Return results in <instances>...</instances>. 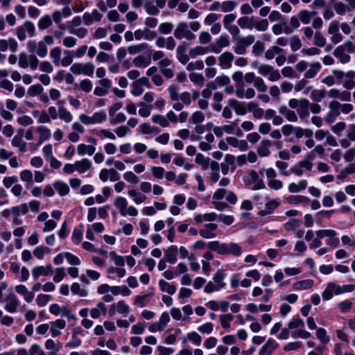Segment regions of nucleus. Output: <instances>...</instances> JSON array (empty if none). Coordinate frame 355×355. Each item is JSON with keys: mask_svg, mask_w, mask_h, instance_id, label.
I'll return each mask as SVG.
<instances>
[{"mask_svg": "<svg viewBox=\"0 0 355 355\" xmlns=\"http://www.w3.org/2000/svg\"><path fill=\"white\" fill-rule=\"evenodd\" d=\"M178 252V247L175 245L170 246L166 251L165 259L170 263H175L177 261V254Z\"/></svg>", "mask_w": 355, "mask_h": 355, "instance_id": "nucleus-26", "label": "nucleus"}, {"mask_svg": "<svg viewBox=\"0 0 355 355\" xmlns=\"http://www.w3.org/2000/svg\"><path fill=\"white\" fill-rule=\"evenodd\" d=\"M273 142L268 139L262 140L257 147V153L260 157H268L270 154V148L272 146Z\"/></svg>", "mask_w": 355, "mask_h": 355, "instance_id": "nucleus-15", "label": "nucleus"}, {"mask_svg": "<svg viewBox=\"0 0 355 355\" xmlns=\"http://www.w3.org/2000/svg\"><path fill=\"white\" fill-rule=\"evenodd\" d=\"M277 344L271 338L268 339L267 342L262 346L259 351V355H270L271 353L276 349Z\"/></svg>", "mask_w": 355, "mask_h": 355, "instance_id": "nucleus-22", "label": "nucleus"}, {"mask_svg": "<svg viewBox=\"0 0 355 355\" xmlns=\"http://www.w3.org/2000/svg\"><path fill=\"white\" fill-rule=\"evenodd\" d=\"M99 178L103 182L107 180L116 182L120 179V175L114 168H103L99 173Z\"/></svg>", "mask_w": 355, "mask_h": 355, "instance_id": "nucleus-12", "label": "nucleus"}, {"mask_svg": "<svg viewBox=\"0 0 355 355\" xmlns=\"http://www.w3.org/2000/svg\"><path fill=\"white\" fill-rule=\"evenodd\" d=\"M334 55L343 64L348 63L350 61L351 57L347 53L346 51H344L343 47L337 46L334 51Z\"/></svg>", "mask_w": 355, "mask_h": 355, "instance_id": "nucleus-23", "label": "nucleus"}, {"mask_svg": "<svg viewBox=\"0 0 355 355\" xmlns=\"http://www.w3.org/2000/svg\"><path fill=\"white\" fill-rule=\"evenodd\" d=\"M52 25V20L49 15H46L40 18L38 21L37 26L39 29L44 30L48 28Z\"/></svg>", "mask_w": 355, "mask_h": 355, "instance_id": "nucleus-46", "label": "nucleus"}, {"mask_svg": "<svg viewBox=\"0 0 355 355\" xmlns=\"http://www.w3.org/2000/svg\"><path fill=\"white\" fill-rule=\"evenodd\" d=\"M126 116L123 112H119L114 114V116H110V123L112 125H114L118 123H123L126 121Z\"/></svg>", "mask_w": 355, "mask_h": 355, "instance_id": "nucleus-53", "label": "nucleus"}, {"mask_svg": "<svg viewBox=\"0 0 355 355\" xmlns=\"http://www.w3.org/2000/svg\"><path fill=\"white\" fill-rule=\"evenodd\" d=\"M64 58L61 60L60 65L67 67L72 63L74 53L71 51L65 50L64 51Z\"/></svg>", "mask_w": 355, "mask_h": 355, "instance_id": "nucleus-47", "label": "nucleus"}, {"mask_svg": "<svg viewBox=\"0 0 355 355\" xmlns=\"http://www.w3.org/2000/svg\"><path fill=\"white\" fill-rule=\"evenodd\" d=\"M148 48V44L146 43H141L137 45H132L128 46V51L131 55L137 54L141 51L146 49Z\"/></svg>", "mask_w": 355, "mask_h": 355, "instance_id": "nucleus-54", "label": "nucleus"}, {"mask_svg": "<svg viewBox=\"0 0 355 355\" xmlns=\"http://www.w3.org/2000/svg\"><path fill=\"white\" fill-rule=\"evenodd\" d=\"M253 85L254 87L257 89V90L260 92H264L268 89V87L265 83L264 80H263L262 78L259 76L257 77Z\"/></svg>", "mask_w": 355, "mask_h": 355, "instance_id": "nucleus-60", "label": "nucleus"}, {"mask_svg": "<svg viewBox=\"0 0 355 355\" xmlns=\"http://www.w3.org/2000/svg\"><path fill=\"white\" fill-rule=\"evenodd\" d=\"M314 284V282L312 279H305V280H301L299 282H295L293 285V288L294 290L299 291V290H307L310 289L313 287Z\"/></svg>", "mask_w": 355, "mask_h": 355, "instance_id": "nucleus-29", "label": "nucleus"}, {"mask_svg": "<svg viewBox=\"0 0 355 355\" xmlns=\"http://www.w3.org/2000/svg\"><path fill=\"white\" fill-rule=\"evenodd\" d=\"M48 53V46L40 40L37 42L36 54L40 58H45Z\"/></svg>", "mask_w": 355, "mask_h": 355, "instance_id": "nucleus-52", "label": "nucleus"}, {"mask_svg": "<svg viewBox=\"0 0 355 355\" xmlns=\"http://www.w3.org/2000/svg\"><path fill=\"white\" fill-rule=\"evenodd\" d=\"M227 142L230 146L234 148H239L241 150H245L247 146V143L245 141H239L236 137H230L226 139Z\"/></svg>", "mask_w": 355, "mask_h": 355, "instance_id": "nucleus-42", "label": "nucleus"}, {"mask_svg": "<svg viewBox=\"0 0 355 355\" xmlns=\"http://www.w3.org/2000/svg\"><path fill=\"white\" fill-rule=\"evenodd\" d=\"M258 71L263 76H269L268 80L272 82L277 81L281 78L279 71L269 64H261L258 68Z\"/></svg>", "mask_w": 355, "mask_h": 355, "instance_id": "nucleus-7", "label": "nucleus"}, {"mask_svg": "<svg viewBox=\"0 0 355 355\" xmlns=\"http://www.w3.org/2000/svg\"><path fill=\"white\" fill-rule=\"evenodd\" d=\"M168 92L170 98L173 101H178L179 99L185 105H189L191 103V95L188 92H184L180 94L178 92V89L175 86L171 85L168 88Z\"/></svg>", "mask_w": 355, "mask_h": 355, "instance_id": "nucleus-6", "label": "nucleus"}, {"mask_svg": "<svg viewBox=\"0 0 355 355\" xmlns=\"http://www.w3.org/2000/svg\"><path fill=\"white\" fill-rule=\"evenodd\" d=\"M234 55L232 52L225 51L218 58V65L222 69H229L232 67V63Z\"/></svg>", "mask_w": 355, "mask_h": 355, "instance_id": "nucleus-13", "label": "nucleus"}, {"mask_svg": "<svg viewBox=\"0 0 355 355\" xmlns=\"http://www.w3.org/2000/svg\"><path fill=\"white\" fill-rule=\"evenodd\" d=\"M77 150L79 155L83 156L85 154L92 155L94 153L96 148L94 145H86L84 144H80L78 146Z\"/></svg>", "mask_w": 355, "mask_h": 355, "instance_id": "nucleus-32", "label": "nucleus"}, {"mask_svg": "<svg viewBox=\"0 0 355 355\" xmlns=\"http://www.w3.org/2000/svg\"><path fill=\"white\" fill-rule=\"evenodd\" d=\"M329 111L325 116V121L331 124L340 115V103L337 101H332L328 105Z\"/></svg>", "mask_w": 355, "mask_h": 355, "instance_id": "nucleus-8", "label": "nucleus"}, {"mask_svg": "<svg viewBox=\"0 0 355 355\" xmlns=\"http://www.w3.org/2000/svg\"><path fill=\"white\" fill-rule=\"evenodd\" d=\"M308 105V99L306 98H291L288 101V106L291 109H298L300 107H306Z\"/></svg>", "mask_w": 355, "mask_h": 355, "instance_id": "nucleus-41", "label": "nucleus"}, {"mask_svg": "<svg viewBox=\"0 0 355 355\" xmlns=\"http://www.w3.org/2000/svg\"><path fill=\"white\" fill-rule=\"evenodd\" d=\"M59 119L65 123H70L73 120V115L63 106L58 107Z\"/></svg>", "mask_w": 355, "mask_h": 355, "instance_id": "nucleus-36", "label": "nucleus"}, {"mask_svg": "<svg viewBox=\"0 0 355 355\" xmlns=\"http://www.w3.org/2000/svg\"><path fill=\"white\" fill-rule=\"evenodd\" d=\"M21 181L26 182V187H30L33 182V173L30 170H23L19 174Z\"/></svg>", "mask_w": 355, "mask_h": 355, "instance_id": "nucleus-38", "label": "nucleus"}, {"mask_svg": "<svg viewBox=\"0 0 355 355\" xmlns=\"http://www.w3.org/2000/svg\"><path fill=\"white\" fill-rule=\"evenodd\" d=\"M307 181L305 180L300 181L297 184L293 182L288 185V191L290 193H298L304 190L307 187Z\"/></svg>", "mask_w": 355, "mask_h": 355, "instance_id": "nucleus-33", "label": "nucleus"}, {"mask_svg": "<svg viewBox=\"0 0 355 355\" xmlns=\"http://www.w3.org/2000/svg\"><path fill=\"white\" fill-rule=\"evenodd\" d=\"M159 286L162 292H166L169 295H173L176 291V287L166 282L164 279H160L159 281Z\"/></svg>", "mask_w": 355, "mask_h": 355, "instance_id": "nucleus-35", "label": "nucleus"}, {"mask_svg": "<svg viewBox=\"0 0 355 355\" xmlns=\"http://www.w3.org/2000/svg\"><path fill=\"white\" fill-rule=\"evenodd\" d=\"M238 25L241 28H248L252 30L254 28V18L248 17H241L237 21Z\"/></svg>", "mask_w": 355, "mask_h": 355, "instance_id": "nucleus-30", "label": "nucleus"}, {"mask_svg": "<svg viewBox=\"0 0 355 355\" xmlns=\"http://www.w3.org/2000/svg\"><path fill=\"white\" fill-rule=\"evenodd\" d=\"M94 65L92 62H76L73 64L70 67V71L75 75L84 74L85 76H92L94 71Z\"/></svg>", "mask_w": 355, "mask_h": 355, "instance_id": "nucleus-3", "label": "nucleus"}, {"mask_svg": "<svg viewBox=\"0 0 355 355\" xmlns=\"http://www.w3.org/2000/svg\"><path fill=\"white\" fill-rule=\"evenodd\" d=\"M236 40L247 49L252 43H254L255 38L254 35H249L245 37H239L236 39Z\"/></svg>", "mask_w": 355, "mask_h": 355, "instance_id": "nucleus-56", "label": "nucleus"}, {"mask_svg": "<svg viewBox=\"0 0 355 355\" xmlns=\"http://www.w3.org/2000/svg\"><path fill=\"white\" fill-rule=\"evenodd\" d=\"M301 225V221L297 219H291L289 221L284 224V228L286 231H295Z\"/></svg>", "mask_w": 355, "mask_h": 355, "instance_id": "nucleus-55", "label": "nucleus"}, {"mask_svg": "<svg viewBox=\"0 0 355 355\" xmlns=\"http://www.w3.org/2000/svg\"><path fill=\"white\" fill-rule=\"evenodd\" d=\"M173 35L178 40L184 38L187 40H193L196 38L195 34L189 29L187 24L183 21L178 24Z\"/></svg>", "mask_w": 355, "mask_h": 355, "instance_id": "nucleus-4", "label": "nucleus"}, {"mask_svg": "<svg viewBox=\"0 0 355 355\" xmlns=\"http://www.w3.org/2000/svg\"><path fill=\"white\" fill-rule=\"evenodd\" d=\"M265 50L264 43L261 41H257L253 46L252 52L255 56H259Z\"/></svg>", "mask_w": 355, "mask_h": 355, "instance_id": "nucleus-58", "label": "nucleus"}, {"mask_svg": "<svg viewBox=\"0 0 355 355\" xmlns=\"http://www.w3.org/2000/svg\"><path fill=\"white\" fill-rule=\"evenodd\" d=\"M207 246L210 250L222 255L232 254L238 257L242 253L241 247L235 243H220L215 241L209 242Z\"/></svg>", "mask_w": 355, "mask_h": 355, "instance_id": "nucleus-1", "label": "nucleus"}, {"mask_svg": "<svg viewBox=\"0 0 355 355\" xmlns=\"http://www.w3.org/2000/svg\"><path fill=\"white\" fill-rule=\"evenodd\" d=\"M225 277V271L224 270H218L213 277V282L218 286L220 289L225 287V283L224 279Z\"/></svg>", "mask_w": 355, "mask_h": 355, "instance_id": "nucleus-31", "label": "nucleus"}, {"mask_svg": "<svg viewBox=\"0 0 355 355\" xmlns=\"http://www.w3.org/2000/svg\"><path fill=\"white\" fill-rule=\"evenodd\" d=\"M133 64L137 67L145 68L150 64V59L146 58L144 55H139L134 58Z\"/></svg>", "mask_w": 355, "mask_h": 355, "instance_id": "nucleus-43", "label": "nucleus"}, {"mask_svg": "<svg viewBox=\"0 0 355 355\" xmlns=\"http://www.w3.org/2000/svg\"><path fill=\"white\" fill-rule=\"evenodd\" d=\"M53 187L61 196H66L69 192V186L62 181L55 182L53 183Z\"/></svg>", "mask_w": 355, "mask_h": 355, "instance_id": "nucleus-39", "label": "nucleus"}, {"mask_svg": "<svg viewBox=\"0 0 355 355\" xmlns=\"http://www.w3.org/2000/svg\"><path fill=\"white\" fill-rule=\"evenodd\" d=\"M45 347L49 350V355H56L62 349V345L59 341L48 339L45 343Z\"/></svg>", "mask_w": 355, "mask_h": 355, "instance_id": "nucleus-19", "label": "nucleus"}, {"mask_svg": "<svg viewBox=\"0 0 355 355\" xmlns=\"http://www.w3.org/2000/svg\"><path fill=\"white\" fill-rule=\"evenodd\" d=\"M76 171L80 173H85L89 171L92 168V162L87 159L83 158L80 160L76 161L75 162Z\"/></svg>", "mask_w": 355, "mask_h": 355, "instance_id": "nucleus-24", "label": "nucleus"}, {"mask_svg": "<svg viewBox=\"0 0 355 355\" xmlns=\"http://www.w3.org/2000/svg\"><path fill=\"white\" fill-rule=\"evenodd\" d=\"M153 296V293H147L143 295H137L135 300V304L139 306L140 307L145 306L149 298Z\"/></svg>", "mask_w": 355, "mask_h": 355, "instance_id": "nucleus-45", "label": "nucleus"}, {"mask_svg": "<svg viewBox=\"0 0 355 355\" xmlns=\"http://www.w3.org/2000/svg\"><path fill=\"white\" fill-rule=\"evenodd\" d=\"M309 69L304 73V77L306 79L314 78L322 69V65L319 62H315L309 64Z\"/></svg>", "mask_w": 355, "mask_h": 355, "instance_id": "nucleus-20", "label": "nucleus"}, {"mask_svg": "<svg viewBox=\"0 0 355 355\" xmlns=\"http://www.w3.org/2000/svg\"><path fill=\"white\" fill-rule=\"evenodd\" d=\"M123 178L129 183L137 184L139 182V178L132 171H127L123 174Z\"/></svg>", "mask_w": 355, "mask_h": 355, "instance_id": "nucleus-64", "label": "nucleus"}, {"mask_svg": "<svg viewBox=\"0 0 355 355\" xmlns=\"http://www.w3.org/2000/svg\"><path fill=\"white\" fill-rule=\"evenodd\" d=\"M12 145L15 147L19 148L21 153L26 151V143L22 140L19 135H15L12 139Z\"/></svg>", "mask_w": 355, "mask_h": 355, "instance_id": "nucleus-44", "label": "nucleus"}, {"mask_svg": "<svg viewBox=\"0 0 355 355\" xmlns=\"http://www.w3.org/2000/svg\"><path fill=\"white\" fill-rule=\"evenodd\" d=\"M15 291L24 297V300L27 303H30L33 301L35 295L33 292L29 291L27 288L23 285L19 284L15 286Z\"/></svg>", "mask_w": 355, "mask_h": 355, "instance_id": "nucleus-18", "label": "nucleus"}, {"mask_svg": "<svg viewBox=\"0 0 355 355\" xmlns=\"http://www.w3.org/2000/svg\"><path fill=\"white\" fill-rule=\"evenodd\" d=\"M311 14H309V11L307 10H302L298 12L297 17L302 23L304 24H308L310 23L311 19Z\"/></svg>", "mask_w": 355, "mask_h": 355, "instance_id": "nucleus-61", "label": "nucleus"}, {"mask_svg": "<svg viewBox=\"0 0 355 355\" xmlns=\"http://www.w3.org/2000/svg\"><path fill=\"white\" fill-rule=\"evenodd\" d=\"M99 86L95 87L94 90V95L103 96L107 94L108 90L112 87V81L109 78H102L98 82Z\"/></svg>", "mask_w": 355, "mask_h": 355, "instance_id": "nucleus-11", "label": "nucleus"}, {"mask_svg": "<svg viewBox=\"0 0 355 355\" xmlns=\"http://www.w3.org/2000/svg\"><path fill=\"white\" fill-rule=\"evenodd\" d=\"M4 309L9 313H15L17 311L19 305V300L13 293L8 294L5 298Z\"/></svg>", "mask_w": 355, "mask_h": 355, "instance_id": "nucleus-9", "label": "nucleus"}, {"mask_svg": "<svg viewBox=\"0 0 355 355\" xmlns=\"http://www.w3.org/2000/svg\"><path fill=\"white\" fill-rule=\"evenodd\" d=\"M144 8L146 12L150 15H157L159 12V9L153 1H146Z\"/></svg>", "mask_w": 355, "mask_h": 355, "instance_id": "nucleus-49", "label": "nucleus"}, {"mask_svg": "<svg viewBox=\"0 0 355 355\" xmlns=\"http://www.w3.org/2000/svg\"><path fill=\"white\" fill-rule=\"evenodd\" d=\"M39 60L36 55L33 54L28 55L25 52H21L19 55V65L23 69L27 68L28 66L32 69H36L38 67Z\"/></svg>", "mask_w": 355, "mask_h": 355, "instance_id": "nucleus-5", "label": "nucleus"}, {"mask_svg": "<svg viewBox=\"0 0 355 355\" xmlns=\"http://www.w3.org/2000/svg\"><path fill=\"white\" fill-rule=\"evenodd\" d=\"M327 40L322 33L317 31L314 34L313 44L318 47H324L326 45Z\"/></svg>", "mask_w": 355, "mask_h": 355, "instance_id": "nucleus-48", "label": "nucleus"}, {"mask_svg": "<svg viewBox=\"0 0 355 355\" xmlns=\"http://www.w3.org/2000/svg\"><path fill=\"white\" fill-rule=\"evenodd\" d=\"M291 49L293 51H297L301 49L302 44L297 35H293L289 39Z\"/></svg>", "mask_w": 355, "mask_h": 355, "instance_id": "nucleus-51", "label": "nucleus"}, {"mask_svg": "<svg viewBox=\"0 0 355 355\" xmlns=\"http://www.w3.org/2000/svg\"><path fill=\"white\" fill-rule=\"evenodd\" d=\"M235 94L236 96L239 98H252L255 96V91L253 88L250 87L245 90L243 86H241L237 87L235 90Z\"/></svg>", "mask_w": 355, "mask_h": 355, "instance_id": "nucleus-21", "label": "nucleus"}, {"mask_svg": "<svg viewBox=\"0 0 355 355\" xmlns=\"http://www.w3.org/2000/svg\"><path fill=\"white\" fill-rule=\"evenodd\" d=\"M43 92V87L40 84L31 86L28 89V95L30 96H35L40 94Z\"/></svg>", "mask_w": 355, "mask_h": 355, "instance_id": "nucleus-63", "label": "nucleus"}, {"mask_svg": "<svg viewBox=\"0 0 355 355\" xmlns=\"http://www.w3.org/2000/svg\"><path fill=\"white\" fill-rule=\"evenodd\" d=\"M340 286L334 282H329L324 291L322 293V297L324 300H331L334 294L340 295Z\"/></svg>", "mask_w": 355, "mask_h": 355, "instance_id": "nucleus-14", "label": "nucleus"}, {"mask_svg": "<svg viewBox=\"0 0 355 355\" xmlns=\"http://www.w3.org/2000/svg\"><path fill=\"white\" fill-rule=\"evenodd\" d=\"M195 161L197 164L202 166L203 169H207L209 167L210 159L205 157L201 153H197Z\"/></svg>", "mask_w": 355, "mask_h": 355, "instance_id": "nucleus-50", "label": "nucleus"}, {"mask_svg": "<svg viewBox=\"0 0 355 355\" xmlns=\"http://www.w3.org/2000/svg\"><path fill=\"white\" fill-rule=\"evenodd\" d=\"M49 273H53V269L51 265L36 266L32 270V275L35 279H37L40 276H46Z\"/></svg>", "mask_w": 355, "mask_h": 355, "instance_id": "nucleus-17", "label": "nucleus"}, {"mask_svg": "<svg viewBox=\"0 0 355 355\" xmlns=\"http://www.w3.org/2000/svg\"><path fill=\"white\" fill-rule=\"evenodd\" d=\"M26 33L30 37L35 35V26L31 21H25L24 23L17 28L16 34L20 41H24L26 38Z\"/></svg>", "mask_w": 355, "mask_h": 355, "instance_id": "nucleus-2", "label": "nucleus"}, {"mask_svg": "<svg viewBox=\"0 0 355 355\" xmlns=\"http://www.w3.org/2000/svg\"><path fill=\"white\" fill-rule=\"evenodd\" d=\"M325 90L314 89L311 94V97L315 102H320L325 97Z\"/></svg>", "mask_w": 355, "mask_h": 355, "instance_id": "nucleus-59", "label": "nucleus"}, {"mask_svg": "<svg viewBox=\"0 0 355 355\" xmlns=\"http://www.w3.org/2000/svg\"><path fill=\"white\" fill-rule=\"evenodd\" d=\"M304 168L306 171H311L310 164H306L302 161L292 166L290 171L297 176H302L304 174Z\"/></svg>", "mask_w": 355, "mask_h": 355, "instance_id": "nucleus-27", "label": "nucleus"}, {"mask_svg": "<svg viewBox=\"0 0 355 355\" xmlns=\"http://www.w3.org/2000/svg\"><path fill=\"white\" fill-rule=\"evenodd\" d=\"M37 132L40 135L39 143L41 144L44 141L48 140L51 137V131L45 126H39L37 128Z\"/></svg>", "mask_w": 355, "mask_h": 355, "instance_id": "nucleus-37", "label": "nucleus"}, {"mask_svg": "<svg viewBox=\"0 0 355 355\" xmlns=\"http://www.w3.org/2000/svg\"><path fill=\"white\" fill-rule=\"evenodd\" d=\"M152 121L154 123H158L162 127L165 128L169 125L168 121L161 114H155L152 116Z\"/></svg>", "mask_w": 355, "mask_h": 355, "instance_id": "nucleus-57", "label": "nucleus"}, {"mask_svg": "<svg viewBox=\"0 0 355 355\" xmlns=\"http://www.w3.org/2000/svg\"><path fill=\"white\" fill-rule=\"evenodd\" d=\"M62 49L59 46L53 47L50 50L49 55L53 64L56 67L60 65L61 63Z\"/></svg>", "mask_w": 355, "mask_h": 355, "instance_id": "nucleus-25", "label": "nucleus"}, {"mask_svg": "<svg viewBox=\"0 0 355 355\" xmlns=\"http://www.w3.org/2000/svg\"><path fill=\"white\" fill-rule=\"evenodd\" d=\"M28 212V207L26 203L12 207L11 214L13 217H19L20 214H26Z\"/></svg>", "mask_w": 355, "mask_h": 355, "instance_id": "nucleus-40", "label": "nucleus"}, {"mask_svg": "<svg viewBox=\"0 0 355 355\" xmlns=\"http://www.w3.org/2000/svg\"><path fill=\"white\" fill-rule=\"evenodd\" d=\"M210 52V46H196L193 48L190 49L189 51V56L191 58H195L198 55H202L205 53Z\"/></svg>", "mask_w": 355, "mask_h": 355, "instance_id": "nucleus-28", "label": "nucleus"}, {"mask_svg": "<svg viewBox=\"0 0 355 355\" xmlns=\"http://www.w3.org/2000/svg\"><path fill=\"white\" fill-rule=\"evenodd\" d=\"M230 37L227 35H223L216 41L214 45L210 46V52L218 54L221 52V49L227 48L230 46Z\"/></svg>", "mask_w": 355, "mask_h": 355, "instance_id": "nucleus-10", "label": "nucleus"}, {"mask_svg": "<svg viewBox=\"0 0 355 355\" xmlns=\"http://www.w3.org/2000/svg\"><path fill=\"white\" fill-rule=\"evenodd\" d=\"M234 318V316L232 314H224L220 315V322L221 326L225 329L230 328V322L232 321Z\"/></svg>", "mask_w": 355, "mask_h": 355, "instance_id": "nucleus-62", "label": "nucleus"}, {"mask_svg": "<svg viewBox=\"0 0 355 355\" xmlns=\"http://www.w3.org/2000/svg\"><path fill=\"white\" fill-rule=\"evenodd\" d=\"M114 205L119 209L121 215L126 216L128 202L125 198L118 197L114 202Z\"/></svg>", "mask_w": 355, "mask_h": 355, "instance_id": "nucleus-34", "label": "nucleus"}, {"mask_svg": "<svg viewBox=\"0 0 355 355\" xmlns=\"http://www.w3.org/2000/svg\"><path fill=\"white\" fill-rule=\"evenodd\" d=\"M278 112L279 114L284 115L289 122H296L297 121L298 118L296 113L285 105H280L278 107Z\"/></svg>", "mask_w": 355, "mask_h": 355, "instance_id": "nucleus-16", "label": "nucleus"}]
</instances>
